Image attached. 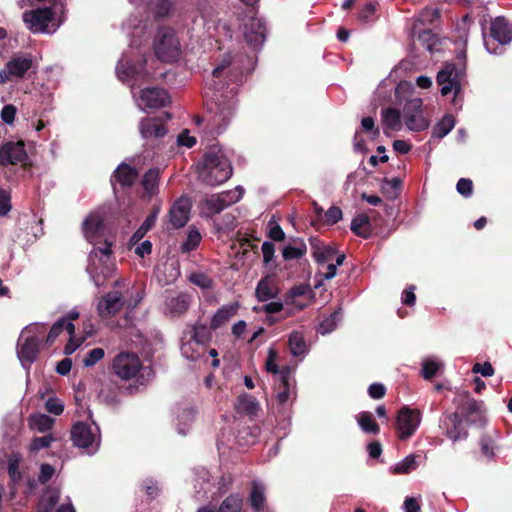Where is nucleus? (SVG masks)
<instances>
[{"mask_svg": "<svg viewBox=\"0 0 512 512\" xmlns=\"http://www.w3.org/2000/svg\"><path fill=\"white\" fill-rule=\"evenodd\" d=\"M244 194L241 187L225 191L220 194L212 195L204 200V209L207 214L213 215L221 212L230 205L238 202Z\"/></svg>", "mask_w": 512, "mask_h": 512, "instance_id": "nucleus-13", "label": "nucleus"}, {"mask_svg": "<svg viewBox=\"0 0 512 512\" xmlns=\"http://www.w3.org/2000/svg\"><path fill=\"white\" fill-rule=\"evenodd\" d=\"M440 15V10L437 8H424L420 13L419 21L433 23L440 18Z\"/></svg>", "mask_w": 512, "mask_h": 512, "instance_id": "nucleus-59", "label": "nucleus"}, {"mask_svg": "<svg viewBox=\"0 0 512 512\" xmlns=\"http://www.w3.org/2000/svg\"><path fill=\"white\" fill-rule=\"evenodd\" d=\"M243 500L239 495L228 496L220 505L218 512H241Z\"/></svg>", "mask_w": 512, "mask_h": 512, "instance_id": "nucleus-45", "label": "nucleus"}, {"mask_svg": "<svg viewBox=\"0 0 512 512\" xmlns=\"http://www.w3.org/2000/svg\"><path fill=\"white\" fill-rule=\"evenodd\" d=\"M64 329L67 330L69 335H72L75 332L74 325L70 321H67L65 318H62L54 323L51 327L47 336V342H53Z\"/></svg>", "mask_w": 512, "mask_h": 512, "instance_id": "nucleus-43", "label": "nucleus"}, {"mask_svg": "<svg viewBox=\"0 0 512 512\" xmlns=\"http://www.w3.org/2000/svg\"><path fill=\"white\" fill-rule=\"evenodd\" d=\"M142 368L139 357L133 352H121L115 356L112 370L122 380H130L137 376Z\"/></svg>", "mask_w": 512, "mask_h": 512, "instance_id": "nucleus-9", "label": "nucleus"}, {"mask_svg": "<svg viewBox=\"0 0 512 512\" xmlns=\"http://www.w3.org/2000/svg\"><path fill=\"white\" fill-rule=\"evenodd\" d=\"M12 209L10 192L0 189V217L8 215Z\"/></svg>", "mask_w": 512, "mask_h": 512, "instance_id": "nucleus-54", "label": "nucleus"}, {"mask_svg": "<svg viewBox=\"0 0 512 512\" xmlns=\"http://www.w3.org/2000/svg\"><path fill=\"white\" fill-rule=\"evenodd\" d=\"M368 394L372 399H382L386 394V387L382 383H372L368 387Z\"/></svg>", "mask_w": 512, "mask_h": 512, "instance_id": "nucleus-62", "label": "nucleus"}, {"mask_svg": "<svg viewBox=\"0 0 512 512\" xmlns=\"http://www.w3.org/2000/svg\"><path fill=\"white\" fill-rule=\"evenodd\" d=\"M338 319H339V312L334 311L328 318L324 319L321 322L320 328H321L322 332L323 333L331 332L335 328L336 322Z\"/></svg>", "mask_w": 512, "mask_h": 512, "instance_id": "nucleus-61", "label": "nucleus"}, {"mask_svg": "<svg viewBox=\"0 0 512 512\" xmlns=\"http://www.w3.org/2000/svg\"><path fill=\"white\" fill-rule=\"evenodd\" d=\"M140 133L145 139L161 138L166 134V128L160 119L146 118L140 123Z\"/></svg>", "mask_w": 512, "mask_h": 512, "instance_id": "nucleus-21", "label": "nucleus"}, {"mask_svg": "<svg viewBox=\"0 0 512 512\" xmlns=\"http://www.w3.org/2000/svg\"><path fill=\"white\" fill-rule=\"evenodd\" d=\"M351 231L363 239H368L372 235V227L370 217L365 213L356 215L350 226Z\"/></svg>", "mask_w": 512, "mask_h": 512, "instance_id": "nucleus-24", "label": "nucleus"}, {"mask_svg": "<svg viewBox=\"0 0 512 512\" xmlns=\"http://www.w3.org/2000/svg\"><path fill=\"white\" fill-rule=\"evenodd\" d=\"M411 37L417 41L429 52L434 51V45L437 43V36L431 29H419L415 23L411 29Z\"/></svg>", "mask_w": 512, "mask_h": 512, "instance_id": "nucleus-25", "label": "nucleus"}, {"mask_svg": "<svg viewBox=\"0 0 512 512\" xmlns=\"http://www.w3.org/2000/svg\"><path fill=\"white\" fill-rule=\"evenodd\" d=\"M261 251L263 255V264L269 270H274L277 268V263L275 259V245L273 242L265 241L261 246Z\"/></svg>", "mask_w": 512, "mask_h": 512, "instance_id": "nucleus-42", "label": "nucleus"}, {"mask_svg": "<svg viewBox=\"0 0 512 512\" xmlns=\"http://www.w3.org/2000/svg\"><path fill=\"white\" fill-rule=\"evenodd\" d=\"M342 210L337 206H331L325 213V223L334 225L342 219Z\"/></svg>", "mask_w": 512, "mask_h": 512, "instance_id": "nucleus-57", "label": "nucleus"}, {"mask_svg": "<svg viewBox=\"0 0 512 512\" xmlns=\"http://www.w3.org/2000/svg\"><path fill=\"white\" fill-rule=\"evenodd\" d=\"M462 76V69H458L454 63H446L436 77L438 85L441 86V95L446 96L454 92L457 96L461 91Z\"/></svg>", "mask_w": 512, "mask_h": 512, "instance_id": "nucleus-10", "label": "nucleus"}, {"mask_svg": "<svg viewBox=\"0 0 512 512\" xmlns=\"http://www.w3.org/2000/svg\"><path fill=\"white\" fill-rule=\"evenodd\" d=\"M307 253V246L300 241L297 246L287 245L282 250V257L285 261L302 259Z\"/></svg>", "mask_w": 512, "mask_h": 512, "instance_id": "nucleus-39", "label": "nucleus"}, {"mask_svg": "<svg viewBox=\"0 0 512 512\" xmlns=\"http://www.w3.org/2000/svg\"><path fill=\"white\" fill-rule=\"evenodd\" d=\"M421 419L422 415L419 409H412L409 406L401 407L396 418L398 438L401 441L411 438L418 429Z\"/></svg>", "mask_w": 512, "mask_h": 512, "instance_id": "nucleus-7", "label": "nucleus"}, {"mask_svg": "<svg viewBox=\"0 0 512 512\" xmlns=\"http://www.w3.org/2000/svg\"><path fill=\"white\" fill-rule=\"evenodd\" d=\"M45 332L46 326L42 323L30 324L22 330L18 339L17 355L24 367H29L35 361Z\"/></svg>", "mask_w": 512, "mask_h": 512, "instance_id": "nucleus-3", "label": "nucleus"}, {"mask_svg": "<svg viewBox=\"0 0 512 512\" xmlns=\"http://www.w3.org/2000/svg\"><path fill=\"white\" fill-rule=\"evenodd\" d=\"M52 19L53 13L50 8H40L23 14V21L33 32H50L49 24Z\"/></svg>", "mask_w": 512, "mask_h": 512, "instance_id": "nucleus-14", "label": "nucleus"}, {"mask_svg": "<svg viewBox=\"0 0 512 512\" xmlns=\"http://www.w3.org/2000/svg\"><path fill=\"white\" fill-rule=\"evenodd\" d=\"M45 408L51 414L60 415L64 410V405L57 398H49L45 403Z\"/></svg>", "mask_w": 512, "mask_h": 512, "instance_id": "nucleus-60", "label": "nucleus"}, {"mask_svg": "<svg viewBox=\"0 0 512 512\" xmlns=\"http://www.w3.org/2000/svg\"><path fill=\"white\" fill-rule=\"evenodd\" d=\"M490 36L500 44L512 41V24L504 16H498L491 21Z\"/></svg>", "mask_w": 512, "mask_h": 512, "instance_id": "nucleus-20", "label": "nucleus"}, {"mask_svg": "<svg viewBox=\"0 0 512 512\" xmlns=\"http://www.w3.org/2000/svg\"><path fill=\"white\" fill-rule=\"evenodd\" d=\"M169 102L167 92L160 88H146L140 93L137 100L138 107L141 109L146 108H161Z\"/></svg>", "mask_w": 512, "mask_h": 512, "instance_id": "nucleus-17", "label": "nucleus"}, {"mask_svg": "<svg viewBox=\"0 0 512 512\" xmlns=\"http://www.w3.org/2000/svg\"><path fill=\"white\" fill-rule=\"evenodd\" d=\"M382 121L386 126L384 133L389 136L387 129L392 131H399L402 128L401 112L400 110L388 107L382 110Z\"/></svg>", "mask_w": 512, "mask_h": 512, "instance_id": "nucleus-26", "label": "nucleus"}, {"mask_svg": "<svg viewBox=\"0 0 512 512\" xmlns=\"http://www.w3.org/2000/svg\"><path fill=\"white\" fill-rule=\"evenodd\" d=\"M235 250L237 256L240 254L241 259L246 260L252 256L251 250L254 248V238L251 235L250 237H242L238 240L236 244L232 247Z\"/></svg>", "mask_w": 512, "mask_h": 512, "instance_id": "nucleus-40", "label": "nucleus"}, {"mask_svg": "<svg viewBox=\"0 0 512 512\" xmlns=\"http://www.w3.org/2000/svg\"><path fill=\"white\" fill-rule=\"evenodd\" d=\"M405 125L411 131L419 132L429 127V120L424 116L423 112L411 115L404 119Z\"/></svg>", "mask_w": 512, "mask_h": 512, "instance_id": "nucleus-44", "label": "nucleus"}, {"mask_svg": "<svg viewBox=\"0 0 512 512\" xmlns=\"http://www.w3.org/2000/svg\"><path fill=\"white\" fill-rule=\"evenodd\" d=\"M137 178V171L125 164L120 165L114 174V180L122 186H130Z\"/></svg>", "mask_w": 512, "mask_h": 512, "instance_id": "nucleus-30", "label": "nucleus"}, {"mask_svg": "<svg viewBox=\"0 0 512 512\" xmlns=\"http://www.w3.org/2000/svg\"><path fill=\"white\" fill-rule=\"evenodd\" d=\"M443 428L446 430V436L453 441L465 439L468 436V432L464 429L462 418L458 412L445 415L443 420Z\"/></svg>", "mask_w": 512, "mask_h": 512, "instance_id": "nucleus-19", "label": "nucleus"}, {"mask_svg": "<svg viewBox=\"0 0 512 512\" xmlns=\"http://www.w3.org/2000/svg\"><path fill=\"white\" fill-rule=\"evenodd\" d=\"M236 410L240 414L254 415L256 413V404L251 397L242 395L238 398Z\"/></svg>", "mask_w": 512, "mask_h": 512, "instance_id": "nucleus-47", "label": "nucleus"}, {"mask_svg": "<svg viewBox=\"0 0 512 512\" xmlns=\"http://www.w3.org/2000/svg\"><path fill=\"white\" fill-rule=\"evenodd\" d=\"M289 347L294 356H299L305 352L306 343L300 333L294 332L289 337Z\"/></svg>", "mask_w": 512, "mask_h": 512, "instance_id": "nucleus-48", "label": "nucleus"}, {"mask_svg": "<svg viewBox=\"0 0 512 512\" xmlns=\"http://www.w3.org/2000/svg\"><path fill=\"white\" fill-rule=\"evenodd\" d=\"M202 240V235L199 230L190 226L185 240L181 244V251L186 253L195 250Z\"/></svg>", "mask_w": 512, "mask_h": 512, "instance_id": "nucleus-36", "label": "nucleus"}, {"mask_svg": "<svg viewBox=\"0 0 512 512\" xmlns=\"http://www.w3.org/2000/svg\"><path fill=\"white\" fill-rule=\"evenodd\" d=\"M141 299L140 292H137L135 298L130 299L123 291H111L98 299L97 313L101 319L107 320L119 314L124 308H134Z\"/></svg>", "mask_w": 512, "mask_h": 512, "instance_id": "nucleus-4", "label": "nucleus"}, {"mask_svg": "<svg viewBox=\"0 0 512 512\" xmlns=\"http://www.w3.org/2000/svg\"><path fill=\"white\" fill-rule=\"evenodd\" d=\"M156 56L164 62H173L180 56V43L170 28H161L154 41Z\"/></svg>", "mask_w": 512, "mask_h": 512, "instance_id": "nucleus-6", "label": "nucleus"}, {"mask_svg": "<svg viewBox=\"0 0 512 512\" xmlns=\"http://www.w3.org/2000/svg\"><path fill=\"white\" fill-rule=\"evenodd\" d=\"M456 189L462 196L469 197L473 192V182L468 178H461L457 182Z\"/></svg>", "mask_w": 512, "mask_h": 512, "instance_id": "nucleus-58", "label": "nucleus"}, {"mask_svg": "<svg viewBox=\"0 0 512 512\" xmlns=\"http://www.w3.org/2000/svg\"><path fill=\"white\" fill-rule=\"evenodd\" d=\"M53 441L54 437L51 434L42 437H35L30 443L29 450L31 452H38L41 449L50 447Z\"/></svg>", "mask_w": 512, "mask_h": 512, "instance_id": "nucleus-52", "label": "nucleus"}, {"mask_svg": "<svg viewBox=\"0 0 512 512\" xmlns=\"http://www.w3.org/2000/svg\"><path fill=\"white\" fill-rule=\"evenodd\" d=\"M459 415L469 424L482 426L485 423L483 402L472 398L469 392L461 395V402L458 405Z\"/></svg>", "mask_w": 512, "mask_h": 512, "instance_id": "nucleus-12", "label": "nucleus"}, {"mask_svg": "<svg viewBox=\"0 0 512 512\" xmlns=\"http://www.w3.org/2000/svg\"><path fill=\"white\" fill-rule=\"evenodd\" d=\"M16 112L17 109L15 106L6 105L1 111V119L7 124H12L14 122Z\"/></svg>", "mask_w": 512, "mask_h": 512, "instance_id": "nucleus-64", "label": "nucleus"}, {"mask_svg": "<svg viewBox=\"0 0 512 512\" xmlns=\"http://www.w3.org/2000/svg\"><path fill=\"white\" fill-rule=\"evenodd\" d=\"M231 175L230 161L222 151H212L205 155L199 171V176L203 182L209 185H219L227 181Z\"/></svg>", "mask_w": 512, "mask_h": 512, "instance_id": "nucleus-2", "label": "nucleus"}, {"mask_svg": "<svg viewBox=\"0 0 512 512\" xmlns=\"http://www.w3.org/2000/svg\"><path fill=\"white\" fill-rule=\"evenodd\" d=\"M309 241L312 256L318 264L326 263L336 254V250L333 247L324 245V243L316 237L310 238Z\"/></svg>", "mask_w": 512, "mask_h": 512, "instance_id": "nucleus-22", "label": "nucleus"}, {"mask_svg": "<svg viewBox=\"0 0 512 512\" xmlns=\"http://www.w3.org/2000/svg\"><path fill=\"white\" fill-rule=\"evenodd\" d=\"M455 126V118L451 114H446L433 127L432 135L438 139L445 137Z\"/></svg>", "mask_w": 512, "mask_h": 512, "instance_id": "nucleus-35", "label": "nucleus"}, {"mask_svg": "<svg viewBox=\"0 0 512 512\" xmlns=\"http://www.w3.org/2000/svg\"><path fill=\"white\" fill-rule=\"evenodd\" d=\"M190 281L202 289H210L213 285L212 279L203 273L192 274Z\"/></svg>", "mask_w": 512, "mask_h": 512, "instance_id": "nucleus-56", "label": "nucleus"}, {"mask_svg": "<svg viewBox=\"0 0 512 512\" xmlns=\"http://www.w3.org/2000/svg\"><path fill=\"white\" fill-rule=\"evenodd\" d=\"M278 292L279 289L272 279L266 277L258 282V301L273 299Z\"/></svg>", "mask_w": 512, "mask_h": 512, "instance_id": "nucleus-29", "label": "nucleus"}, {"mask_svg": "<svg viewBox=\"0 0 512 512\" xmlns=\"http://www.w3.org/2000/svg\"><path fill=\"white\" fill-rule=\"evenodd\" d=\"M267 237L275 242H281L285 240V232L281 226L274 220V217L268 223Z\"/></svg>", "mask_w": 512, "mask_h": 512, "instance_id": "nucleus-49", "label": "nucleus"}, {"mask_svg": "<svg viewBox=\"0 0 512 512\" xmlns=\"http://www.w3.org/2000/svg\"><path fill=\"white\" fill-rule=\"evenodd\" d=\"M98 432V427L92 428L87 423L77 422L71 429V439L76 446L87 449L88 453H94L100 445Z\"/></svg>", "mask_w": 512, "mask_h": 512, "instance_id": "nucleus-8", "label": "nucleus"}, {"mask_svg": "<svg viewBox=\"0 0 512 512\" xmlns=\"http://www.w3.org/2000/svg\"><path fill=\"white\" fill-rule=\"evenodd\" d=\"M472 371L474 373H480L484 377H490L494 375L495 372L493 366L489 362H485L483 364L475 363L472 368Z\"/></svg>", "mask_w": 512, "mask_h": 512, "instance_id": "nucleus-63", "label": "nucleus"}, {"mask_svg": "<svg viewBox=\"0 0 512 512\" xmlns=\"http://www.w3.org/2000/svg\"><path fill=\"white\" fill-rule=\"evenodd\" d=\"M191 297L187 293H168L165 298L164 312L170 316H178L185 313L190 305Z\"/></svg>", "mask_w": 512, "mask_h": 512, "instance_id": "nucleus-18", "label": "nucleus"}, {"mask_svg": "<svg viewBox=\"0 0 512 512\" xmlns=\"http://www.w3.org/2000/svg\"><path fill=\"white\" fill-rule=\"evenodd\" d=\"M418 457L419 456L415 454L406 456L402 461L398 462L391 468V473L396 475L411 473L419 466L416 460Z\"/></svg>", "mask_w": 512, "mask_h": 512, "instance_id": "nucleus-32", "label": "nucleus"}, {"mask_svg": "<svg viewBox=\"0 0 512 512\" xmlns=\"http://www.w3.org/2000/svg\"><path fill=\"white\" fill-rule=\"evenodd\" d=\"M54 422L53 418L42 413H34L28 418L29 427L40 433H45L52 429Z\"/></svg>", "mask_w": 512, "mask_h": 512, "instance_id": "nucleus-27", "label": "nucleus"}, {"mask_svg": "<svg viewBox=\"0 0 512 512\" xmlns=\"http://www.w3.org/2000/svg\"><path fill=\"white\" fill-rule=\"evenodd\" d=\"M32 67V57L29 55L13 56L0 70V84H5L24 77Z\"/></svg>", "mask_w": 512, "mask_h": 512, "instance_id": "nucleus-11", "label": "nucleus"}, {"mask_svg": "<svg viewBox=\"0 0 512 512\" xmlns=\"http://www.w3.org/2000/svg\"><path fill=\"white\" fill-rule=\"evenodd\" d=\"M104 355L105 352L102 348H94L88 352L86 358L83 360V363L86 367H91L102 360Z\"/></svg>", "mask_w": 512, "mask_h": 512, "instance_id": "nucleus-55", "label": "nucleus"}, {"mask_svg": "<svg viewBox=\"0 0 512 512\" xmlns=\"http://www.w3.org/2000/svg\"><path fill=\"white\" fill-rule=\"evenodd\" d=\"M277 357V351L273 348H270L265 368L267 372L273 373L275 375L276 399L279 404H284L288 401L290 396V389L293 381V370L289 366H283L281 369H279L276 363Z\"/></svg>", "mask_w": 512, "mask_h": 512, "instance_id": "nucleus-5", "label": "nucleus"}, {"mask_svg": "<svg viewBox=\"0 0 512 512\" xmlns=\"http://www.w3.org/2000/svg\"><path fill=\"white\" fill-rule=\"evenodd\" d=\"M283 310V304L280 301H272L264 304L261 308L258 307V312L263 311L266 313V319L270 325L276 323L279 319L272 316V314L278 313Z\"/></svg>", "mask_w": 512, "mask_h": 512, "instance_id": "nucleus-46", "label": "nucleus"}, {"mask_svg": "<svg viewBox=\"0 0 512 512\" xmlns=\"http://www.w3.org/2000/svg\"><path fill=\"white\" fill-rule=\"evenodd\" d=\"M239 309V305L237 302L230 303L228 305H224L217 310V312L213 315L210 327L212 329H217L225 325L230 321L232 317H234Z\"/></svg>", "mask_w": 512, "mask_h": 512, "instance_id": "nucleus-23", "label": "nucleus"}, {"mask_svg": "<svg viewBox=\"0 0 512 512\" xmlns=\"http://www.w3.org/2000/svg\"><path fill=\"white\" fill-rule=\"evenodd\" d=\"M159 211L160 209L158 207H155L152 213L145 219L140 228L133 234V236L131 237V242L133 244H136L138 241H140L144 237V235L154 226Z\"/></svg>", "mask_w": 512, "mask_h": 512, "instance_id": "nucleus-37", "label": "nucleus"}, {"mask_svg": "<svg viewBox=\"0 0 512 512\" xmlns=\"http://www.w3.org/2000/svg\"><path fill=\"white\" fill-rule=\"evenodd\" d=\"M28 159L22 142H7L0 147V165L25 164Z\"/></svg>", "mask_w": 512, "mask_h": 512, "instance_id": "nucleus-15", "label": "nucleus"}, {"mask_svg": "<svg viewBox=\"0 0 512 512\" xmlns=\"http://www.w3.org/2000/svg\"><path fill=\"white\" fill-rule=\"evenodd\" d=\"M423 101L421 98H413L404 104L403 107V115L404 119L410 117L413 114H418L423 112L422 111Z\"/></svg>", "mask_w": 512, "mask_h": 512, "instance_id": "nucleus-50", "label": "nucleus"}, {"mask_svg": "<svg viewBox=\"0 0 512 512\" xmlns=\"http://www.w3.org/2000/svg\"><path fill=\"white\" fill-rule=\"evenodd\" d=\"M402 181L400 178H384L381 185V191L390 199L396 198L401 191Z\"/></svg>", "mask_w": 512, "mask_h": 512, "instance_id": "nucleus-38", "label": "nucleus"}, {"mask_svg": "<svg viewBox=\"0 0 512 512\" xmlns=\"http://www.w3.org/2000/svg\"><path fill=\"white\" fill-rule=\"evenodd\" d=\"M159 170L150 169L147 171L142 180V186L149 196L154 195L158 189Z\"/></svg>", "mask_w": 512, "mask_h": 512, "instance_id": "nucleus-41", "label": "nucleus"}, {"mask_svg": "<svg viewBox=\"0 0 512 512\" xmlns=\"http://www.w3.org/2000/svg\"><path fill=\"white\" fill-rule=\"evenodd\" d=\"M378 4L376 2L366 3L358 12V19L363 23L373 21L374 14L376 13Z\"/></svg>", "mask_w": 512, "mask_h": 512, "instance_id": "nucleus-51", "label": "nucleus"}, {"mask_svg": "<svg viewBox=\"0 0 512 512\" xmlns=\"http://www.w3.org/2000/svg\"><path fill=\"white\" fill-rule=\"evenodd\" d=\"M21 462L22 456L19 453H13L8 458V475L11 481L12 490H14L22 480V473L20 471Z\"/></svg>", "mask_w": 512, "mask_h": 512, "instance_id": "nucleus-28", "label": "nucleus"}, {"mask_svg": "<svg viewBox=\"0 0 512 512\" xmlns=\"http://www.w3.org/2000/svg\"><path fill=\"white\" fill-rule=\"evenodd\" d=\"M205 351V347L203 344L199 343L196 339H190L187 342L183 343L181 346L182 354L191 360H196L200 358Z\"/></svg>", "mask_w": 512, "mask_h": 512, "instance_id": "nucleus-34", "label": "nucleus"}, {"mask_svg": "<svg viewBox=\"0 0 512 512\" xmlns=\"http://www.w3.org/2000/svg\"><path fill=\"white\" fill-rule=\"evenodd\" d=\"M59 496L60 491L58 489H48L40 500L37 512H52L59 500Z\"/></svg>", "mask_w": 512, "mask_h": 512, "instance_id": "nucleus-33", "label": "nucleus"}, {"mask_svg": "<svg viewBox=\"0 0 512 512\" xmlns=\"http://www.w3.org/2000/svg\"><path fill=\"white\" fill-rule=\"evenodd\" d=\"M357 422L365 433L377 435L380 432V426L370 412L364 411L359 413Z\"/></svg>", "mask_w": 512, "mask_h": 512, "instance_id": "nucleus-31", "label": "nucleus"}, {"mask_svg": "<svg viewBox=\"0 0 512 512\" xmlns=\"http://www.w3.org/2000/svg\"><path fill=\"white\" fill-rule=\"evenodd\" d=\"M191 202L187 197H180L169 210L168 222L171 228L179 229L186 225L190 218Z\"/></svg>", "mask_w": 512, "mask_h": 512, "instance_id": "nucleus-16", "label": "nucleus"}, {"mask_svg": "<svg viewBox=\"0 0 512 512\" xmlns=\"http://www.w3.org/2000/svg\"><path fill=\"white\" fill-rule=\"evenodd\" d=\"M104 211L101 209L91 212L82 223V232L87 241L93 246L89 254L87 271L96 286H101L110 278L115 270L112 261V242L105 238Z\"/></svg>", "mask_w": 512, "mask_h": 512, "instance_id": "nucleus-1", "label": "nucleus"}, {"mask_svg": "<svg viewBox=\"0 0 512 512\" xmlns=\"http://www.w3.org/2000/svg\"><path fill=\"white\" fill-rule=\"evenodd\" d=\"M440 367L441 364L434 360H425L422 364L423 378L427 380L432 379L436 375Z\"/></svg>", "mask_w": 512, "mask_h": 512, "instance_id": "nucleus-53", "label": "nucleus"}]
</instances>
